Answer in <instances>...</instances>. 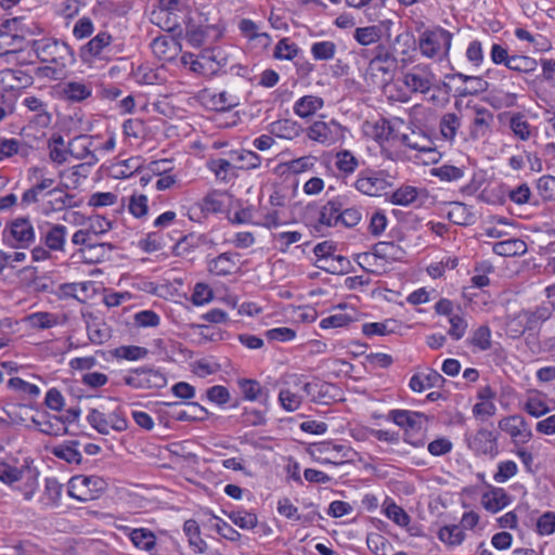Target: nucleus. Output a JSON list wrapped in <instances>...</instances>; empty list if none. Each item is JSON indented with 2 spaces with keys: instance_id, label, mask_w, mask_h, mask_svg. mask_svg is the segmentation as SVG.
Here are the masks:
<instances>
[{
  "instance_id": "obj_1",
  "label": "nucleus",
  "mask_w": 555,
  "mask_h": 555,
  "mask_svg": "<svg viewBox=\"0 0 555 555\" xmlns=\"http://www.w3.org/2000/svg\"><path fill=\"white\" fill-rule=\"evenodd\" d=\"M397 67L398 59L393 50L379 43L372 50L364 79L369 86L384 88L393 80Z\"/></svg>"
},
{
  "instance_id": "obj_2",
  "label": "nucleus",
  "mask_w": 555,
  "mask_h": 555,
  "mask_svg": "<svg viewBox=\"0 0 555 555\" xmlns=\"http://www.w3.org/2000/svg\"><path fill=\"white\" fill-rule=\"evenodd\" d=\"M30 47L42 63L54 64L53 74L60 73L75 63L73 49L64 41L42 38L33 40Z\"/></svg>"
},
{
  "instance_id": "obj_3",
  "label": "nucleus",
  "mask_w": 555,
  "mask_h": 555,
  "mask_svg": "<svg viewBox=\"0 0 555 555\" xmlns=\"http://www.w3.org/2000/svg\"><path fill=\"white\" fill-rule=\"evenodd\" d=\"M87 421L99 434L108 435L111 430L124 431L128 422L115 399H108L105 404L93 408L87 415Z\"/></svg>"
},
{
  "instance_id": "obj_4",
  "label": "nucleus",
  "mask_w": 555,
  "mask_h": 555,
  "mask_svg": "<svg viewBox=\"0 0 555 555\" xmlns=\"http://www.w3.org/2000/svg\"><path fill=\"white\" fill-rule=\"evenodd\" d=\"M453 34L440 26L423 31L418 38V49L423 56L436 61L447 60Z\"/></svg>"
},
{
  "instance_id": "obj_5",
  "label": "nucleus",
  "mask_w": 555,
  "mask_h": 555,
  "mask_svg": "<svg viewBox=\"0 0 555 555\" xmlns=\"http://www.w3.org/2000/svg\"><path fill=\"white\" fill-rule=\"evenodd\" d=\"M180 61L191 72L206 77L217 75L228 64L227 57L222 56L221 52L216 49L205 50L198 55L184 52Z\"/></svg>"
},
{
  "instance_id": "obj_6",
  "label": "nucleus",
  "mask_w": 555,
  "mask_h": 555,
  "mask_svg": "<svg viewBox=\"0 0 555 555\" xmlns=\"http://www.w3.org/2000/svg\"><path fill=\"white\" fill-rule=\"evenodd\" d=\"M107 489V482L100 476L76 475L68 481L67 493L79 502L99 499Z\"/></svg>"
},
{
  "instance_id": "obj_7",
  "label": "nucleus",
  "mask_w": 555,
  "mask_h": 555,
  "mask_svg": "<svg viewBox=\"0 0 555 555\" xmlns=\"http://www.w3.org/2000/svg\"><path fill=\"white\" fill-rule=\"evenodd\" d=\"M36 238L31 220L28 217H17L8 222L3 230V241L12 247L27 248Z\"/></svg>"
},
{
  "instance_id": "obj_8",
  "label": "nucleus",
  "mask_w": 555,
  "mask_h": 555,
  "mask_svg": "<svg viewBox=\"0 0 555 555\" xmlns=\"http://www.w3.org/2000/svg\"><path fill=\"white\" fill-rule=\"evenodd\" d=\"M307 138L324 146H331L345 137V128L335 119L313 121L304 131Z\"/></svg>"
},
{
  "instance_id": "obj_9",
  "label": "nucleus",
  "mask_w": 555,
  "mask_h": 555,
  "mask_svg": "<svg viewBox=\"0 0 555 555\" xmlns=\"http://www.w3.org/2000/svg\"><path fill=\"white\" fill-rule=\"evenodd\" d=\"M114 38L108 31H100L80 49V56L83 61L111 60L121 49L113 44Z\"/></svg>"
},
{
  "instance_id": "obj_10",
  "label": "nucleus",
  "mask_w": 555,
  "mask_h": 555,
  "mask_svg": "<svg viewBox=\"0 0 555 555\" xmlns=\"http://www.w3.org/2000/svg\"><path fill=\"white\" fill-rule=\"evenodd\" d=\"M436 80L431 67L427 64H416L402 75V82L412 93H427Z\"/></svg>"
},
{
  "instance_id": "obj_11",
  "label": "nucleus",
  "mask_w": 555,
  "mask_h": 555,
  "mask_svg": "<svg viewBox=\"0 0 555 555\" xmlns=\"http://www.w3.org/2000/svg\"><path fill=\"white\" fill-rule=\"evenodd\" d=\"M124 382L135 389H159L167 385V377L158 370L142 367L125 376Z\"/></svg>"
},
{
  "instance_id": "obj_12",
  "label": "nucleus",
  "mask_w": 555,
  "mask_h": 555,
  "mask_svg": "<svg viewBox=\"0 0 555 555\" xmlns=\"http://www.w3.org/2000/svg\"><path fill=\"white\" fill-rule=\"evenodd\" d=\"M38 231L41 243L52 251H64L67 227L61 223L40 221Z\"/></svg>"
},
{
  "instance_id": "obj_13",
  "label": "nucleus",
  "mask_w": 555,
  "mask_h": 555,
  "mask_svg": "<svg viewBox=\"0 0 555 555\" xmlns=\"http://www.w3.org/2000/svg\"><path fill=\"white\" fill-rule=\"evenodd\" d=\"M467 446L476 454L494 457L499 453L498 437L487 428H480L467 437Z\"/></svg>"
},
{
  "instance_id": "obj_14",
  "label": "nucleus",
  "mask_w": 555,
  "mask_h": 555,
  "mask_svg": "<svg viewBox=\"0 0 555 555\" xmlns=\"http://www.w3.org/2000/svg\"><path fill=\"white\" fill-rule=\"evenodd\" d=\"M499 428L509 435L515 443H527L532 438L531 429L526 420L520 415L503 417L498 423Z\"/></svg>"
},
{
  "instance_id": "obj_15",
  "label": "nucleus",
  "mask_w": 555,
  "mask_h": 555,
  "mask_svg": "<svg viewBox=\"0 0 555 555\" xmlns=\"http://www.w3.org/2000/svg\"><path fill=\"white\" fill-rule=\"evenodd\" d=\"M392 24L390 20H386L377 25L358 27L354 29L353 38L361 46L379 44L384 37L390 38V27Z\"/></svg>"
},
{
  "instance_id": "obj_16",
  "label": "nucleus",
  "mask_w": 555,
  "mask_h": 555,
  "mask_svg": "<svg viewBox=\"0 0 555 555\" xmlns=\"http://www.w3.org/2000/svg\"><path fill=\"white\" fill-rule=\"evenodd\" d=\"M480 503L487 512L496 514L512 503V498L505 489L486 483V491L481 494Z\"/></svg>"
},
{
  "instance_id": "obj_17",
  "label": "nucleus",
  "mask_w": 555,
  "mask_h": 555,
  "mask_svg": "<svg viewBox=\"0 0 555 555\" xmlns=\"http://www.w3.org/2000/svg\"><path fill=\"white\" fill-rule=\"evenodd\" d=\"M201 100L210 109L225 112L240 105V98L227 90L219 92L203 90Z\"/></svg>"
},
{
  "instance_id": "obj_18",
  "label": "nucleus",
  "mask_w": 555,
  "mask_h": 555,
  "mask_svg": "<svg viewBox=\"0 0 555 555\" xmlns=\"http://www.w3.org/2000/svg\"><path fill=\"white\" fill-rule=\"evenodd\" d=\"M92 82L85 80H68L60 86L61 98L68 103H82L91 98Z\"/></svg>"
},
{
  "instance_id": "obj_19",
  "label": "nucleus",
  "mask_w": 555,
  "mask_h": 555,
  "mask_svg": "<svg viewBox=\"0 0 555 555\" xmlns=\"http://www.w3.org/2000/svg\"><path fill=\"white\" fill-rule=\"evenodd\" d=\"M353 185L364 195L377 196L387 189L388 183L379 173L364 170L358 175Z\"/></svg>"
},
{
  "instance_id": "obj_20",
  "label": "nucleus",
  "mask_w": 555,
  "mask_h": 555,
  "mask_svg": "<svg viewBox=\"0 0 555 555\" xmlns=\"http://www.w3.org/2000/svg\"><path fill=\"white\" fill-rule=\"evenodd\" d=\"M50 199L46 203L43 212H59L65 209L79 207L81 202L74 194L66 193L63 188H53L47 191Z\"/></svg>"
},
{
  "instance_id": "obj_21",
  "label": "nucleus",
  "mask_w": 555,
  "mask_h": 555,
  "mask_svg": "<svg viewBox=\"0 0 555 555\" xmlns=\"http://www.w3.org/2000/svg\"><path fill=\"white\" fill-rule=\"evenodd\" d=\"M99 135H77L68 142V152L72 157L86 163H99V158L92 151L93 140Z\"/></svg>"
},
{
  "instance_id": "obj_22",
  "label": "nucleus",
  "mask_w": 555,
  "mask_h": 555,
  "mask_svg": "<svg viewBox=\"0 0 555 555\" xmlns=\"http://www.w3.org/2000/svg\"><path fill=\"white\" fill-rule=\"evenodd\" d=\"M285 385L293 386L296 390L304 391L314 402H322L321 392L331 385L319 380L306 382L302 375L293 374L287 376Z\"/></svg>"
},
{
  "instance_id": "obj_23",
  "label": "nucleus",
  "mask_w": 555,
  "mask_h": 555,
  "mask_svg": "<svg viewBox=\"0 0 555 555\" xmlns=\"http://www.w3.org/2000/svg\"><path fill=\"white\" fill-rule=\"evenodd\" d=\"M388 420L406 430H420L427 423V416L409 410H391Z\"/></svg>"
},
{
  "instance_id": "obj_24",
  "label": "nucleus",
  "mask_w": 555,
  "mask_h": 555,
  "mask_svg": "<svg viewBox=\"0 0 555 555\" xmlns=\"http://www.w3.org/2000/svg\"><path fill=\"white\" fill-rule=\"evenodd\" d=\"M400 142L411 150L423 153H435L434 141L421 129H410L409 132L400 134Z\"/></svg>"
},
{
  "instance_id": "obj_25",
  "label": "nucleus",
  "mask_w": 555,
  "mask_h": 555,
  "mask_svg": "<svg viewBox=\"0 0 555 555\" xmlns=\"http://www.w3.org/2000/svg\"><path fill=\"white\" fill-rule=\"evenodd\" d=\"M474 118L472 120L470 135L474 139H481L491 131V125L494 120L493 114L482 106H473Z\"/></svg>"
},
{
  "instance_id": "obj_26",
  "label": "nucleus",
  "mask_w": 555,
  "mask_h": 555,
  "mask_svg": "<svg viewBox=\"0 0 555 555\" xmlns=\"http://www.w3.org/2000/svg\"><path fill=\"white\" fill-rule=\"evenodd\" d=\"M268 130L271 135L289 141L299 138L305 131L298 121L287 118L271 122Z\"/></svg>"
},
{
  "instance_id": "obj_27",
  "label": "nucleus",
  "mask_w": 555,
  "mask_h": 555,
  "mask_svg": "<svg viewBox=\"0 0 555 555\" xmlns=\"http://www.w3.org/2000/svg\"><path fill=\"white\" fill-rule=\"evenodd\" d=\"M546 395L537 389H529L526 393V400L522 410L530 416L539 418L547 414L551 409L545 401Z\"/></svg>"
},
{
  "instance_id": "obj_28",
  "label": "nucleus",
  "mask_w": 555,
  "mask_h": 555,
  "mask_svg": "<svg viewBox=\"0 0 555 555\" xmlns=\"http://www.w3.org/2000/svg\"><path fill=\"white\" fill-rule=\"evenodd\" d=\"M555 310V304L551 300L541 302L534 309H522L524 317L529 324V331L537 330L542 323L547 321Z\"/></svg>"
},
{
  "instance_id": "obj_29",
  "label": "nucleus",
  "mask_w": 555,
  "mask_h": 555,
  "mask_svg": "<svg viewBox=\"0 0 555 555\" xmlns=\"http://www.w3.org/2000/svg\"><path fill=\"white\" fill-rule=\"evenodd\" d=\"M444 382L442 375L431 369L426 372L415 374L410 379V388L413 391L422 392L427 388L440 387Z\"/></svg>"
},
{
  "instance_id": "obj_30",
  "label": "nucleus",
  "mask_w": 555,
  "mask_h": 555,
  "mask_svg": "<svg viewBox=\"0 0 555 555\" xmlns=\"http://www.w3.org/2000/svg\"><path fill=\"white\" fill-rule=\"evenodd\" d=\"M404 126L403 121L399 118L395 120L380 119L375 124V133L374 137L378 142H385L390 140L400 141V132L399 128Z\"/></svg>"
},
{
  "instance_id": "obj_31",
  "label": "nucleus",
  "mask_w": 555,
  "mask_h": 555,
  "mask_svg": "<svg viewBox=\"0 0 555 555\" xmlns=\"http://www.w3.org/2000/svg\"><path fill=\"white\" fill-rule=\"evenodd\" d=\"M324 106L320 96L308 94L299 98L293 106L294 113L300 118H309Z\"/></svg>"
},
{
  "instance_id": "obj_32",
  "label": "nucleus",
  "mask_w": 555,
  "mask_h": 555,
  "mask_svg": "<svg viewBox=\"0 0 555 555\" xmlns=\"http://www.w3.org/2000/svg\"><path fill=\"white\" fill-rule=\"evenodd\" d=\"M238 254L223 253L209 261L208 269L211 273L224 276L231 274L237 267Z\"/></svg>"
},
{
  "instance_id": "obj_33",
  "label": "nucleus",
  "mask_w": 555,
  "mask_h": 555,
  "mask_svg": "<svg viewBox=\"0 0 555 555\" xmlns=\"http://www.w3.org/2000/svg\"><path fill=\"white\" fill-rule=\"evenodd\" d=\"M317 160L318 158L313 155H305L279 164L278 170L282 173L289 172L293 175H300L312 170L317 164Z\"/></svg>"
},
{
  "instance_id": "obj_34",
  "label": "nucleus",
  "mask_w": 555,
  "mask_h": 555,
  "mask_svg": "<svg viewBox=\"0 0 555 555\" xmlns=\"http://www.w3.org/2000/svg\"><path fill=\"white\" fill-rule=\"evenodd\" d=\"M38 477L39 473L36 468H31L27 465L23 466V477L20 481L22 485L17 488L25 501H31L38 490Z\"/></svg>"
},
{
  "instance_id": "obj_35",
  "label": "nucleus",
  "mask_w": 555,
  "mask_h": 555,
  "mask_svg": "<svg viewBox=\"0 0 555 555\" xmlns=\"http://www.w3.org/2000/svg\"><path fill=\"white\" fill-rule=\"evenodd\" d=\"M318 452L328 455L327 462L338 463L344 459H348L352 453L349 446L344 443H335L332 441L322 442L317 448Z\"/></svg>"
},
{
  "instance_id": "obj_36",
  "label": "nucleus",
  "mask_w": 555,
  "mask_h": 555,
  "mask_svg": "<svg viewBox=\"0 0 555 555\" xmlns=\"http://www.w3.org/2000/svg\"><path fill=\"white\" fill-rule=\"evenodd\" d=\"M492 250L499 256L514 257L524 255L527 251V244L520 238H509L494 243Z\"/></svg>"
},
{
  "instance_id": "obj_37",
  "label": "nucleus",
  "mask_w": 555,
  "mask_h": 555,
  "mask_svg": "<svg viewBox=\"0 0 555 555\" xmlns=\"http://www.w3.org/2000/svg\"><path fill=\"white\" fill-rule=\"evenodd\" d=\"M112 246L106 243H92L87 247H80L77 251L79 258L87 263H96L104 260L107 250H111Z\"/></svg>"
},
{
  "instance_id": "obj_38",
  "label": "nucleus",
  "mask_w": 555,
  "mask_h": 555,
  "mask_svg": "<svg viewBox=\"0 0 555 555\" xmlns=\"http://www.w3.org/2000/svg\"><path fill=\"white\" fill-rule=\"evenodd\" d=\"M79 442L76 440L67 441L53 448L52 453L55 457L69 464H80L82 455L78 450Z\"/></svg>"
},
{
  "instance_id": "obj_39",
  "label": "nucleus",
  "mask_w": 555,
  "mask_h": 555,
  "mask_svg": "<svg viewBox=\"0 0 555 555\" xmlns=\"http://www.w3.org/2000/svg\"><path fill=\"white\" fill-rule=\"evenodd\" d=\"M382 507L384 515L397 526L406 527L410 524L411 517L409 514L401 506L397 505L391 498L387 496Z\"/></svg>"
},
{
  "instance_id": "obj_40",
  "label": "nucleus",
  "mask_w": 555,
  "mask_h": 555,
  "mask_svg": "<svg viewBox=\"0 0 555 555\" xmlns=\"http://www.w3.org/2000/svg\"><path fill=\"white\" fill-rule=\"evenodd\" d=\"M486 101L494 109L511 108L516 105L517 94L502 89H493L487 95Z\"/></svg>"
},
{
  "instance_id": "obj_41",
  "label": "nucleus",
  "mask_w": 555,
  "mask_h": 555,
  "mask_svg": "<svg viewBox=\"0 0 555 555\" xmlns=\"http://www.w3.org/2000/svg\"><path fill=\"white\" fill-rule=\"evenodd\" d=\"M341 208L343 203L339 199L328 201L320 210L319 222L327 227L337 225Z\"/></svg>"
},
{
  "instance_id": "obj_42",
  "label": "nucleus",
  "mask_w": 555,
  "mask_h": 555,
  "mask_svg": "<svg viewBox=\"0 0 555 555\" xmlns=\"http://www.w3.org/2000/svg\"><path fill=\"white\" fill-rule=\"evenodd\" d=\"M129 538L135 547L152 552L156 546L155 534L145 528L132 529L129 533Z\"/></svg>"
},
{
  "instance_id": "obj_43",
  "label": "nucleus",
  "mask_w": 555,
  "mask_h": 555,
  "mask_svg": "<svg viewBox=\"0 0 555 555\" xmlns=\"http://www.w3.org/2000/svg\"><path fill=\"white\" fill-rule=\"evenodd\" d=\"M23 105L30 112L36 113V122L42 127H48L51 122V116L47 112V104L36 96H27L23 100Z\"/></svg>"
},
{
  "instance_id": "obj_44",
  "label": "nucleus",
  "mask_w": 555,
  "mask_h": 555,
  "mask_svg": "<svg viewBox=\"0 0 555 555\" xmlns=\"http://www.w3.org/2000/svg\"><path fill=\"white\" fill-rule=\"evenodd\" d=\"M183 531L189 539L190 545L196 553L203 554L206 552L207 544L201 538V530L196 520L188 519L183 525Z\"/></svg>"
},
{
  "instance_id": "obj_45",
  "label": "nucleus",
  "mask_w": 555,
  "mask_h": 555,
  "mask_svg": "<svg viewBox=\"0 0 555 555\" xmlns=\"http://www.w3.org/2000/svg\"><path fill=\"white\" fill-rule=\"evenodd\" d=\"M25 321L34 330H48L60 323L59 317L51 312H35L27 315Z\"/></svg>"
},
{
  "instance_id": "obj_46",
  "label": "nucleus",
  "mask_w": 555,
  "mask_h": 555,
  "mask_svg": "<svg viewBox=\"0 0 555 555\" xmlns=\"http://www.w3.org/2000/svg\"><path fill=\"white\" fill-rule=\"evenodd\" d=\"M54 184V180L51 178H42L38 183L27 189L23 195L21 204L23 206H29L30 204L38 203L43 191L51 190Z\"/></svg>"
},
{
  "instance_id": "obj_47",
  "label": "nucleus",
  "mask_w": 555,
  "mask_h": 555,
  "mask_svg": "<svg viewBox=\"0 0 555 555\" xmlns=\"http://www.w3.org/2000/svg\"><path fill=\"white\" fill-rule=\"evenodd\" d=\"M335 166L344 177L352 175L359 167L358 158L348 150H343L335 155Z\"/></svg>"
},
{
  "instance_id": "obj_48",
  "label": "nucleus",
  "mask_w": 555,
  "mask_h": 555,
  "mask_svg": "<svg viewBox=\"0 0 555 555\" xmlns=\"http://www.w3.org/2000/svg\"><path fill=\"white\" fill-rule=\"evenodd\" d=\"M448 218L451 222L459 225H468L474 222V214L463 203H452L448 211Z\"/></svg>"
},
{
  "instance_id": "obj_49",
  "label": "nucleus",
  "mask_w": 555,
  "mask_h": 555,
  "mask_svg": "<svg viewBox=\"0 0 555 555\" xmlns=\"http://www.w3.org/2000/svg\"><path fill=\"white\" fill-rule=\"evenodd\" d=\"M87 333L89 339L96 345L103 344L111 337L108 326L95 318L87 321Z\"/></svg>"
},
{
  "instance_id": "obj_50",
  "label": "nucleus",
  "mask_w": 555,
  "mask_h": 555,
  "mask_svg": "<svg viewBox=\"0 0 555 555\" xmlns=\"http://www.w3.org/2000/svg\"><path fill=\"white\" fill-rule=\"evenodd\" d=\"M538 66L539 63L533 57L520 54H512L507 68L519 74L528 75L534 73L538 69Z\"/></svg>"
},
{
  "instance_id": "obj_51",
  "label": "nucleus",
  "mask_w": 555,
  "mask_h": 555,
  "mask_svg": "<svg viewBox=\"0 0 555 555\" xmlns=\"http://www.w3.org/2000/svg\"><path fill=\"white\" fill-rule=\"evenodd\" d=\"M167 164V160H157L152 162L150 164V171L157 177L155 188L159 191H165L170 189L176 183V178L171 175H162V172H166L167 168L165 165Z\"/></svg>"
},
{
  "instance_id": "obj_52",
  "label": "nucleus",
  "mask_w": 555,
  "mask_h": 555,
  "mask_svg": "<svg viewBox=\"0 0 555 555\" xmlns=\"http://www.w3.org/2000/svg\"><path fill=\"white\" fill-rule=\"evenodd\" d=\"M298 391L299 390H296L293 386L280 390L279 401L285 411L294 412L300 408L302 396H300Z\"/></svg>"
},
{
  "instance_id": "obj_53",
  "label": "nucleus",
  "mask_w": 555,
  "mask_h": 555,
  "mask_svg": "<svg viewBox=\"0 0 555 555\" xmlns=\"http://www.w3.org/2000/svg\"><path fill=\"white\" fill-rule=\"evenodd\" d=\"M96 163H81L79 165L73 166L70 169L62 171L60 175L61 177L67 179L73 188H77L82 179H86L90 175V169L95 165Z\"/></svg>"
},
{
  "instance_id": "obj_54",
  "label": "nucleus",
  "mask_w": 555,
  "mask_h": 555,
  "mask_svg": "<svg viewBox=\"0 0 555 555\" xmlns=\"http://www.w3.org/2000/svg\"><path fill=\"white\" fill-rule=\"evenodd\" d=\"M460 127L461 118L454 113H446L439 122L440 133L448 141H452L455 138Z\"/></svg>"
},
{
  "instance_id": "obj_55",
  "label": "nucleus",
  "mask_w": 555,
  "mask_h": 555,
  "mask_svg": "<svg viewBox=\"0 0 555 555\" xmlns=\"http://www.w3.org/2000/svg\"><path fill=\"white\" fill-rule=\"evenodd\" d=\"M509 128L513 134L521 141H527L532 135L531 125L521 114H514L509 119Z\"/></svg>"
},
{
  "instance_id": "obj_56",
  "label": "nucleus",
  "mask_w": 555,
  "mask_h": 555,
  "mask_svg": "<svg viewBox=\"0 0 555 555\" xmlns=\"http://www.w3.org/2000/svg\"><path fill=\"white\" fill-rule=\"evenodd\" d=\"M505 325L506 332L512 338H519L525 332L529 331V324L524 317L522 310L514 315L507 317Z\"/></svg>"
},
{
  "instance_id": "obj_57",
  "label": "nucleus",
  "mask_w": 555,
  "mask_h": 555,
  "mask_svg": "<svg viewBox=\"0 0 555 555\" xmlns=\"http://www.w3.org/2000/svg\"><path fill=\"white\" fill-rule=\"evenodd\" d=\"M310 52L315 61H330L335 57L337 47L330 40L317 41L312 43Z\"/></svg>"
},
{
  "instance_id": "obj_58",
  "label": "nucleus",
  "mask_w": 555,
  "mask_h": 555,
  "mask_svg": "<svg viewBox=\"0 0 555 555\" xmlns=\"http://www.w3.org/2000/svg\"><path fill=\"white\" fill-rule=\"evenodd\" d=\"M438 538L444 544L450 546L460 545L464 539L465 533L463 529L457 525H450L442 527L438 532Z\"/></svg>"
},
{
  "instance_id": "obj_59",
  "label": "nucleus",
  "mask_w": 555,
  "mask_h": 555,
  "mask_svg": "<svg viewBox=\"0 0 555 555\" xmlns=\"http://www.w3.org/2000/svg\"><path fill=\"white\" fill-rule=\"evenodd\" d=\"M62 494V485L55 478H47L41 502L47 506H54L59 503Z\"/></svg>"
},
{
  "instance_id": "obj_60",
  "label": "nucleus",
  "mask_w": 555,
  "mask_h": 555,
  "mask_svg": "<svg viewBox=\"0 0 555 555\" xmlns=\"http://www.w3.org/2000/svg\"><path fill=\"white\" fill-rule=\"evenodd\" d=\"M112 356L116 359H124L135 361L143 359L147 356L149 350L140 346H120L111 351Z\"/></svg>"
},
{
  "instance_id": "obj_61",
  "label": "nucleus",
  "mask_w": 555,
  "mask_h": 555,
  "mask_svg": "<svg viewBox=\"0 0 555 555\" xmlns=\"http://www.w3.org/2000/svg\"><path fill=\"white\" fill-rule=\"evenodd\" d=\"M418 191L416 188L411 185H403L392 192L390 196V203L399 206H409L416 201Z\"/></svg>"
},
{
  "instance_id": "obj_62",
  "label": "nucleus",
  "mask_w": 555,
  "mask_h": 555,
  "mask_svg": "<svg viewBox=\"0 0 555 555\" xmlns=\"http://www.w3.org/2000/svg\"><path fill=\"white\" fill-rule=\"evenodd\" d=\"M237 384L245 400L256 401L263 396V389L261 385L255 379L243 378L240 379Z\"/></svg>"
},
{
  "instance_id": "obj_63",
  "label": "nucleus",
  "mask_w": 555,
  "mask_h": 555,
  "mask_svg": "<svg viewBox=\"0 0 555 555\" xmlns=\"http://www.w3.org/2000/svg\"><path fill=\"white\" fill-rule=\"evenodd\" d=\"M537 190L544 202H555V177L545 175L539 178Z\"/></svg>"
},
{
  "instance_id": "obj_64",
  "label": "nucleus",
  "mask_w": 555,
  "mask_h": 555,
  "mask_svg": "<svg viewBox=\"0 0 555 555\" xmlns=\"http://www.w3.org/2000/svg\"><path fill=\"white\" fill-rule=\"evenodd\" d=\"M367 547L375 555H388L391 544L389 541L377 532H372L366 538Z\"/></svg>"
}]
</instances>
